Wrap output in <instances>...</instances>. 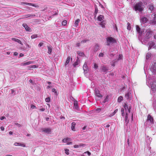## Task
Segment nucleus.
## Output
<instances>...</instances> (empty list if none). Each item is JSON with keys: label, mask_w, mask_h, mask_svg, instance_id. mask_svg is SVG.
Returning a JSON list of instances; mask_svg holds the SVG:
<instances>
[{"label": "nucleus", "mask_w": 156, "mask_h": 156, "mask_svg": "<svg viewBox=\"0 0 156 156\" xmlns=\"http://www.w3.org/2000/svg\"><path fill=\"white\" fill-rule=\"evenodd\" d=\"M125 97L127 99L129 100H131L132 98L131 94L130 92H128L126 94Z\"/></svg>", "instance_id": "obj_11"}, {"label": "nucleus", "mask_w": 156, "mask_h": 156, "mask_svg": "<svg viewBox=\"0 0 156 156\" xmlns=\"http://www.w3.org/2000/svg\"><path fill=\"white\" fill-rule=\"evenodd\" d=\"M94 68L95 69H97L98 68V66L97 64L94 63Z\"/></svg>", "instance_id": "obj_49"}, {"label": "nucleus", "mask_w": 156, "mask_h": 156, "mask_svg": "<svg viewBox=\"0 0 156 156\" xmlns=\"http://www.w3.org/2000/svg\"><path fill=\"white\" fill-rule=\"evenodd\" d=\"M118 111V109H115V111H114V112L113 113H112V115H109V116L111 117V116L114 115Z\"/></svg>", "instance_id": "obj_37"}, {"label": "nucleus", "mask_w": 156, "mask_h": 156, "mask_svg": "<svg viewBox=\"0 0 156 156\" xmlns=\"http://www.w3.org/2000/svg\"><path fill=\"white\" fill-rule=\"evenodd\" d=\"M106 23V22L105 20L102 21L101 23H100V25L101 26V27L103 28L105 27V25Z\"/></svg>", "instance_id": "obj_20"}, {"label": "nucleus", "mask_w": 156, "mask_h": 156, "mask_svg": "<svg viewBox=\"0 0 156 156\" xmlns=\"http://www.w3.org/2000/svg\"><path fill=\"white\" fill-rule=\"evenodd\" d=\"M14 55L15 56H17L18 55V53L16 52H15L14 53Z\"/></svg>", "instance_id": "obj_60"}, {"label": "nucleus", "mask_w": 156, "mask_h": 156, "mask_svg": "<svg viewBox=\"0 0 156 156\" xmlns=\"http://www.w3.org/2000/svg\"><path fill=\"white\" fill-rule=\"evenodd\" d=\"M123 98L122 97L120 96L118 98V101L119 102H120L123 100Z\"/></svg>", "instance_id": "obj_30"}, {"label": "nucleus", "mask_w": 156, "mask_h": 156, "mask_svg": "<svg viewBox=\"0 0 156 156\" xmlns=\"http://www.w3.org/2000/svg\"><path fill=\"white\" fill-rule=\"evenodd\" d=\"M23 56H24V55L23 53H20V55H19L20 57H23Z\"/></svg>", "instance_id": "obj_58"}, {"label": "nucleus", "mask_w": 156, "mask_h": 156, "mask_svg": "<svg viewBox=\"0 0 156 156\" xmlns=\"http://www.w3.org/2000/svg\"><path fill=\"white\" fill-rule=\"evenodd\" d=\"M26 48H30V46L27 44H26Z\"/></svg>", "instance_id": "obj_52"}, {"label": "nucleus", "mask_w": 156, "mask_h": 156, "mask_svg": "<svg viewBox=\"0 0 156 156\" xmlns=\"http://www.w3.org/2000/svg\"><path fill=\"white\" fill-rule=\"evenodd\" d=\"M34 63V61H33L25 62H23L21 63L20 64V65L21 66H25L30 65L31 64H33Z\"/></svg>", "instance_id": "obj_9"}, {"label": "nucleus", "mask_w": 156, "mask_h": 156, "mask_svg": "<svg viewBox=\"0 0 156 156\" xmlns=\"http://www.w3.org/2000/svg\"><path fill=\"white\" fill-rule=\"evenodd\" d=\"M76 125V123L75 122H73L71 124V128L73 131H75V126Z\"/></svg>", "instance_id": "obj_25"}, {"label": "nucleus", "mask_w": 156, "mask_h": 156, "mask_svg": "<svg viewBox=\"0 0 156 156\" xmlns=\"http://www.w3.org/2000/svg\"><path fill=\"white\" fill-rule=\"evenodd\" d=\"M95 95H96L98 98H101L102 95L100 93V91L98 89H96L95 90Z\"/></svg>", "instance_id": "obj_16"}, {"label": "nucleus", "mask_w": 156, "mask_h": 156, "mask_svg": "<svg viewBox=\"0 0 156 156\" xmlns=\"http://www.w3.org/2000/svg\"><path fill=\"white\" fill-rule=\"evenodd\" d=\"M23 26L27 31H31V29L29 27H28L26 24H23Z\"/></svg>", "instance_id": "obj_17"}, {"label": "nucleus", "mask_w": 156, "mask_h": 156, "mask_svg": "<svg viewBox=\"0 0 156 156\" xmlns=\"http://www.w3.org/2000/svg\"><path fill=\"white\" fill-rule=\"evenodd\" d=\"M146 32V38H148L151 36L152 32L151 30H147Z\"/></svg>", "instance_id": "obj_10"}, {"label": "nucleus", "mask_w": 156, "mask_h": 156, "mask_svg": "<svg viewBox=\"0 0 156 156\" xmlns=\"http://www.w3.org/2000/svg\"><path fill=\"white\" fill-rule=\"evenodd\" d=\"M79 145H74V147L75 148H79Z\"/></svg>", "instance_id": "obj_53"}, {"label": "nucleus", "mask_w": 156, "mask_h": 156, "mask_svg": "<svg viewBox=\"0 0 156 156\" xmlns=\"http://www.w3.org/2000/svg\"><path fill=\"white\" fill-rule=\"evenodd\" d=\"M30 108L32 109L37 108L36 107V106L33 104H31L30 105Z\"/></svg>", "instance_id": "obj_41"}, {"label": "nucleus", "mask_w": 156, "mask_h": 156, "mask_svg": "<svg viewBox=\"0 0 156 156\" xmlns=\"http://www.w3.org/2000/svg\"><path fill=\"white\" fill-rule=\"evenodd\" d=\"M151 57V53H147L146 55V58L147 59H149L150 57Z\"/></svg>", "instance_id": "obj_38"}, {"label": "nucleus", "mask_w": 156, "mask_h": 156, "mask_svg": "<svg viewBox=\"0 0 156 156\" xmlns=\"http://www.w3.org/2000/svg\"><path fill=\"white\" fill-rule=\"evenodd\" d=\"M70 59V57L69 56H68L66 59V62L65 63V65L66 66L67 65L69 62Z\"/></svg>", "instance_id": "obj_28"}, {"label": "nucleus", "mask_w": 156, "mask_h": 156, "mask_svg": "<svg viewBox=\"0 0 156 156\" xmlns=\"http://www.w3.org/2000/svg\"><path fill=\"white\" fill-rule=\"evenodd\" d=\"M101 111V109L99 108H98L94 110L95 112L96 113H99V112H100Z\"/></svg>", "instance_id": "obj_35"}, {"label": "nucleus", "mask_w": 156, "mask_h": 156, "mask_svg": "<svg viewBox=\"0 0 156 156\" xmlns=\"http://www.w3.org/2000/svg\"><path fill=\"white\" fill-rule=\"evenodd\" d=\"M12 40L15 42H17L18 43H19V44H21V45H23V44L22 43L21 41L20 40H19L17 39L13 38H12Z\"/></svg>", "instance_id": "obj_23"}, {"label": "nucleus", "mask_w": 156, "mask_h": 156, "mask_svg": "<svg viewBox=\"0 0 156 156\" xmlns=\"http://www.w3.org/2000/svg\"><path fill=\"white\" fill-rule=\"evenodd\" d=\"M130 106H128L126 103H125L123 108L121 109L122 116L125 117V121L127 123L128 122L130 118L132 120L133 119V114L130 112Z\"/></svg>", "instance_id": "obj_1"}, {"label": "nucleus", "mask_w": 156, "mask_h": 156, "mask_svg": "<svg viewBox=\"0 0 156 156\" xmlns=\"http://www.w3.org/2000/svg\"><path fill=\"white\" fill-rule=\"evenodd\" d=\"M79 147H84V145L83 144H79Z\"/></svg>", "instance_id": "obj_54"}, {"label": "nucleus", "mask_w": 156, "mask_h": 156, "mask_svg": "<svg viewBox=\"0 0 156 156\" xmlns=\"http://www.w3.org/2000/svg\"><path fill=\"white\" fill-rule=\"evenodd\" d=\"M104 19V16L102 15H100L98 17V21H101Z\"/></svg>", "instance_id": "obj_26"}, {"label": "nucleus", "mask_w": 156, "mask_h": 156, "mask_svg": "<svg viewBox=\"0 0 156 156\" xmlns=\"http://www.w3.org/2000/svg\"><path fill=\"white\" fill-rule=\"evenodd\" d=\"M15 90H14L13 89H12L11 90V93L12 94H13L14 92H15Z\"/></svg>", "instance_id": "obj_63"}, {"label": "nucleus", "mask_w": 156, "mask_h": 156, "mask_svg": "<svg viewBox=\"0 0 156 156\" xmlns=\"http://www.w3.org/2000/svg\"><path fill=\"white\" fill-rule=\"evenodd\" d=\"M98 12V9L97 8H95V13L96 14H97Z\"/></svg>", "instance_id": "obj_59"}, {"label": "nucleus", "mask_w": 156, "mask_h": 156, "mask_svg": "<svg viewBox=\"0 0 156 156\" xmlns=\"http://www.w3.org/2000/svg\"><path fill=\"white\" fill-rule=\"evenodd\" d=\"M64 151H65V153L66 154L68 155L69 154V149H64Z\"/></svg>", "instance_id": "obj_39"}, {"label": "nucleus", "mask_w": 156, "mask_h": 156, "mask_svg": "<svg viewBox=\"0 0 156 156\" xmlns=\"http://www.w3.org/2000/svg\"><path fill=\"white\" fill-rule=\"evenodd\" d=\"M48 53L49 54H51L52 49V47L51 46H48Z\"/></svg>", "instance_id": "obj_21"}, {"label": "nucleus", "mask_w": 156, "mask_h": 156, "mask_svg": "<svg viewBox=\"0 0 156 156\" xmlns=\"http://www.w3.org/2000/svg\"><path fill=\"white\" fill-rule=\"evenodd\" d=\"M6 119L5 117L4 116H2L0 118V119L1 120H3L4 119Z\"/></svg>", "instance_id": "obj_47"}, {"label": "nucleus", "mask_w": 156, "mask_h": 156, "mask_svg": "<svg viewBox=\"0 0 156 156\" xmlns=\"http://www.w3.org/2000/svg\"><path fill=\"white\" fill-rule=\"evenodd\" d=\"M149 9L151 11L152 10L154 9V6L153 5L151 4L149 5Z\"/></svg>", "instance_id": "obj_31"}, {"label": "nucleus", "mask_w": 156, "mask_h": 156, "mask_svg": "<svg viewBox=\"0 0 156 156\" xmlns=\"http://www.w3.org/2000/svg\"><path fill=\"white\" fill-rule=\"evenodd\" d=\"M148 21L147 18L145 17H142L140 18V22L142 23H145Z\"/></svg>", "instance_id": "obj_15"}, {"label": "nucleus", "mask_w": 156, "mask_h": 156, "mask_svg": "<svg viewBox=\"0 0 156 156\" xmlns=\"http://www.w3.org/2000/svg\"><path fill=\"white\" fill-rule=\"evenodd\" d=\"M83 69L84 70V74H85L86 73H87L88 70V67L87 66V62H85V63L83 67Z\"/></svg>", "instance_id": "obj_13"}, {"label": "nucleus", "mask_w": 156, "mask_h": 156, "mask_svg": "<svg viewBox=\"0 0 156 156\" xmlns=\"http://www.w3.org/2000/svg\"><path fill=\"white\" fill-rule=\"evenodd\" d=\"M127 29L128 30H130L131 29V27L130 25V24L129 23H128L127 24Z\"/></svg>", "instance_id": "obj_34"}, {"label": "nucleus", "mask_w": 156, "mask_h": 156, "mask_svg": "<svg viewBox=\"0 0 156 156\" xmlns=\"http://www.w3.org/2000/svg\"><path fill=\"white\" fill-rule=\"evenodd\" d=\"M42 130L45 133L47 134H50L51 133V129L49 128H44Z\"/></svg>", "instance_id": "obj_14"}, {"label": "nucleus", "mask_w": 156, "mask_h": 156, "mask_svg": "<svg viewBox=\"0 0 156 156\" xmlns=\"http://www.w3.org/2000/svg\"><path fill=\"white\" fill-rule=\"evenodd\" d=\"M14 145L16 146H20L23 147H25L26 146L25 144L23 143H19L16 142L14 143Z\"/></svg>", "instance_id": "obj_18"}, {"label": "nucleus", "mask_w": 156, "mask_h": 156, "mask_svg": "<svg viewBox=\"0 0 156 156\" xmlns=\"http://www.w3.org/2000/svg\"><path fill=\"white\" fill-rule=\"evenodd\" d=\"M77 54L79 56H83L84 55V54L83 52L80 51L77 52Z\"/></svg>", "instance_id": "obj_33"}, {"label": "nucleus", "mask_w": 156, "mask_h": 156, "mask_svg": "<svg viewBox=\"0 0 156 156\" xmlns=\"http://www.w3.org/2000/svg\"><path fill=\"white\" fill-rule=\"evenodd\" d=\"M38 67V65H33L29 66V68H35Z\"/></svg>", "instance_id": "obj_32"}, {"label": "nucleus", "mask_w": 156, "mask_h": 156, "mask_svg": "<svg viewBox=\"0 0 156 156\" xmlns=\"http://www.w3.org/2000/svg\"><path fill=\"white\" fill-rule=\"evenodd\" d=\"M37 37V34H34V35H32L31 36V38L32 39H34V38Z\"/></svg>", "instance_id": "obj_42"}, {"label": "nucleus", "mask_w": 156, "mask_h": 156, "mask_svg": "<svg viewBox=\"0 0 156 156\" xmlns=\"http://www.w3.org/2000/svg\"><path fill=\"white\" fill-rule=\"evenodd\" d=\"M0 129L2 131H4V128L3 126H1L0 128Z\"/></svg>", "instance_id": "obj_61"}, {"label": "nucleus", "mask_w": 156, "mask_h": 156, "mask_svg": "<svg viewBox=\"0 0 156 156\" xmlns=\"http://www.w3.org/2000/svg\"><path fill=\"white\" fill-rule=\"evenodd\" d=\"M67 21L66 20H63L62 22V25L63 26H65L66 25V24H67Z\"/></svg>", "instance_id": "obj_40"}, {"label": "nucleus", "mask_w": 156, "mask_h": 156, "mask_svg": "<svg viewBox=\"0 0 156 156\" xmlns=\"http://www.w3.org/2000/svg\"><path fill=\"white\" fill-rule=\"evenodd\" d=\"M87 153L89 156H90L91 154V153L88 151H86L84 153V154Z\"/></svg>", "instance_id": "obj_48"}, {"label": "nucleus", "mask_w": 156, "mask_h": 156, "mask_svg": "<svg viewBox=\"0 0 156 156\" xmlns=\"http://www.w3.org/2000/svg\"><path fill=\"white\" fill-rule=\"evenodd\" d=\"M136 30L138 33L139 34H142V32H140V28L139 27V26L138 25H136Z\"/></svg>", "instance_id": "obj_22"}, {"label": "nucleus", "mask_w": 156, "mask_h": 156, "mask_svg": "<svg viewBox=\"0 0 156 156\" xmlns=\"http://www.w3.org/2000/svg\"><path fill=\"white\" fill-rule=\"evenodd\" d=\"M150 72L148 73V76H152L151 75L156 74V63H154L150 65Z\"/></svg>", "instance_id": "obj_3"}, {"label": "nucleus", "mask_w": 156, "mask_h": 156, "mask_svg": "<svg viewBox=\"0 0 156 156\" xmlns=\"http://www.w3.org/2000/svg\"><path fill=\"white\" fill-rule=\"evenodd\" d=\"M146 123L148 125H151L154 123V120L153 118L150 115H148Z\"/></svg>", "instance_id": "obj_5"}, {"label": "nucleus", "mask_w": 156, "mask_h": 156, "mask_svg": "<svg viewBox=\"0 0 156 156\" xmlns=\"http://www.w3.org/2000/svg\"><path fill=\"white\" fill-rule=\"evenodd\" d=\"M29 82L32 83L33 85H34V82L31 80H29Z\"/></svg>", "instance_id": "obj_50"}, {"label": "nucleus", "mask_w": 156, "mask_h": 156, "mask_svg": "<svg viewBox=\"0 0 156 156\" xmlns=\"http://www.w3.org/2000/svg\"><path fill=\"white\" fill-rule=\"evenodd\" d=\"M153 106L154 110L156 111V99L153 101Z\"/></svg>", "instance_id": "obj_29"}, {"label": "nucleus", "mask_w": 156, "mask_h": 156, "mask_svg": "<svg viewBox=\"0 0 156 156\" xmlns=\"http://www.w3.org/2000/svg\"><path fill=\"white\" fill-rule=\"evenodd\" d=\"M39 110L41 112H44L45 110V109L44 108H40Z\"/></svg>", "instance_id": "obj_51"}, {"label": "nucleus", "mask_w": 156, "mask_h": 156, "mask_svg": "<svg viewBox=\"0 0 156 156\" xmlns=\"http://www.w3.org/2000/svg\"><path fill=\"white\" fill-rule=\"evenodd\" d=\"M122 55H119V59H120L122 58Z\"/></svg>", "instance_id": "obj_57"}, {"label": "nucleus", "mask_w": 156, "mask_h": 156, "mask_svg": "<svg viewBox=\"0 0 156 156\" xmlns=\"http://www.w3.org/2000/svg\"><path fill=\"white\" fill-rule=\"evenodd\" d=\"M108 95H107L106 96V97H105V101H104V102H106L107 101H108Z\"/></svg>", "instance_id": "obj_46"}, {"label": "nucleus", "mask_w": 156, "mask_h": 156, "mask_svg": "<svg viewBox=\"0 0 156 156\" xmlns=\"http://www.w3.org/2000/svg\"><path fill=\"white\" fill-rule=\"evenodd\" d=\"M43 43H40L38 44V46L41 47L43 45Z\"/></svg>", "instance_id": "obj_56"}, {"label": "nucleus", "mask_w": 156, "mask_h": 156, "mask_svg": "<svg viewBox=\"0 0 156 156\" xmlns=\"http://www.w3.org/2000/svg\"><path fill=\"white\" fill-rule=\"evenodd\" d=\"M80 21V20L79 19H77L75 21L74 26L75 27H77Z\"/></svg>", "instance_id": "obj_24"}, {"label": "nucleus", "mask_w": 156, "mask_h": 156, "mask_svg": "<svg viewBox=\"0 0 156 156\" xmlns=\"http://www.w3.org/2000/svg\"><path fill=\"white\" fill-rule=\"evenodd\" d=\"M152 19L151 20V23L153 24H156V15L152 14L151 15Z\"/></svg>", "instance_id": "obj_7"}, {"label": "nucleus", "mask_w": 156, "mask_h": 156, "mask_svg": "<svg viewBox=\"0 0 156 156\" xmlns=\"http://www.w3.org/2000/svg\"><path fill=\"white\" fill-rule=\"evenodd\" d=\"M115 40L112 37H108L107 39V44L110 45L115 42Z\"/></svg>", "instance_id": "obj_6"}, {"label": "nucleus", "mask_w": 156, "mask_h": 156, "mask_svg": "<svg viewBox=\"0 0 156 156\" xmlns=\"http://www.w3.org/2000/svg\"><path fill=\"white\" fill-rule=\"evenodd\" d=\"M144 7L142 5V3L141 2H139L136 3L134 6L133 9L136 11H138L141 12L144 9Z\"/></svg>", "instance_id": "obj_4"}, {"label": "nucleus", "mask_w": 156, "mask_h": 156, "mask_svg": "<svg viewBox=\"0 0 156 156\" xmlns=\"http://www.w3.org/2000/svg\"><path fill=\"white\" fill-rule=\"evenodd\" d=\"M21 4L22 5H32L35 7H37V5L34 4H32L30 3H25V2H22Z\"/></svg>", "instance_id": "obj_19"}, {"label": "nucleus", "mask_w": 156, "mask_h": 156, "mask_svg": "<svg viewBox=\"0 0 156 156\" xmlns=\"http://www.w3.org/2000/svg\"><path fill=\"white\" fill-rule=\"evenodd\" d=\"M71 140V139L69 138H67L62 140V141L63 143H66L67 144L69 145L72 144V142L70 141Z\"/></svg>", "instance_id": "obj_8"}, {"label": "nucleus", "mask_w": 156, "mask_h": 156, "mask_svg": "<svg viewBox=\"0 0 156 156\" xmlns=\"http://www.w3.org/2000/svg\"><path fill=\"white\" fill-rule=\"evenodd\" d=\"M109 126H110V125L109 124H108V125H106L105 126V127L108 128V127H109Z\"/></svg>", "instance_id": "obj_62"}, {"label": "nucleus", "mask_w": 156, "mask_h": 156, "mask_svg": "<svg viewBox=\"0 0 156 156\" xmlns=\"http://www.w3.org/2000/svg\"><path fill=\"white\" fill-rule=\"evenodd\" d=\"M50 100V98L49 97L45 99V101L47 102H49Z\"/></svg>", "instance_id": "obj_43"}, {"label": "nucleus", "mask_w": 156, "mask_h": 156, "mask_svg": "<svg viewBox=\"0 0 156 156\" xmlns=\"http://www.w3.org/2000/svg\"><path fill=\"white\" fill-rule=\"evenodd\" d=\"M9 134L10 135H12V131H10L9 132Z\"/></svg>", "instance_id": "obj_64"}, {"label": "nucleus", "mask_w": 156, "mask_h": 156, "mask_svg": "<svg viewBox=\"0 0 156 156\" xmlns=\"http://www.w3.org/2000/svg\"><path fill=\"white\" fill-rule=\"evenodd\" d=\"M99 46L98 45H96L95 46V47L96 48H97V50H96V51L98 50V49H99Z\"/></svg>", "instance_id": "obj_55"}, {"label": "nucleus", "mask_w": 156, "mask_h": 156, "mask_svg": "<svg viewBox=\"0 0 156 156\" xmlns=\"http://www.w3.org/2000/svg\"><path fill=\"white\" fill-rule=\"evenodd\" d=\"M51 91L52 92H54L56 94H57V91H56L55 89L54 88H53L52 89Z\"/></svg>", "instance_id": "obj_45"}, {"label": "nucleus", "mask_w": 156, "mask_h": 156, "mask_svg": "<svg viewBox=\"0 0 156 156\" xmlns=\"http://www.w3.org/2000/svg\"><path fill=\"white\" fill-rule=\"evenodd\" d=\"M104 54L103 53H100L99 55L98 56L99 57H102L104 56Z\"/></svg>", "instance_id": "obj_44"}, {"label": "nucleus", "mask_w": 156, "mask_h": 156, "mask_svg": "<svg viewBox=\"0 0 156 156\" xmlns=\"http://www.w3.org/2000/svg\"><path fill=\"white\" fill-rule=\"evenodd\" d=\"M146 84L149 87H151V93L156 92V80L153 76H149L148 74L146 75Z\"/></svg>", "instance_id": "obj_2"}, {"label": "nucleus", "mask_w": 156, "mask_h": 156, "mask_svg": "<svg viewBox=\"0 0 156 156\" xmlns=\"http://www.w3.org/2000/svg\"><path fill=\"white\" fill-rule=\"evenodd\" d=\"M102 71H103L104 72H105L107 71L108 70V69H107L106 67L103 66L102 67Z\"/></svg>", "instance_id": "obj_36"}, {"label": "nucleus", "mask_w": 156, "mask_h": 156, "mask_svg": "<svg viewBox=\"0 0 156 156\" xmlns=\"http://www.w3.org/2000/svg\"><path fill=\"white\" fill-rule=\"evenodd\" d=\"M149 47L148 48V49H150L151 48H154L156 49V45H155L154 43L152 42H149Z\"/></svg>", "instance_id": "obj_12"}, {"label": "nucleus", "mask_w": 156, "mask_h": 156, "mask_svg": "<svg viewBox=\"0 0 156 156\" xmlns=\"http://www.w3.org/2000/svg\"><path fill=\"white\" fill-rule=\"evenodd\" d=\"M74 105L75 108L76 109H78V103L77 101H74Z\"/></svg>", "instance_id": "obj_27"}]
</instances>
